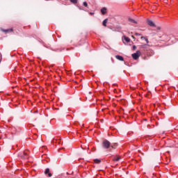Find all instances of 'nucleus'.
<instances>
[{
    "mask_svg": "<svg viewBox=\"0 0 178 178\" xmlns=\"http://www.w3.org/2000/svg\"><path fill=\"white\" fill-rule=\"evenodd\" d=\"M124 40L126 41V42H130V38H129V37H124Z\"/></svg>",
    "mask_w": 178,
    "mask_h": 178,
    "instance_id": "15",
    "label": "nucleus"
},
{
    "mask_svg": "<svg viewBox=\"0 0 178 178\" xmlns=\"http://www.w3.org/2000/svg\"><path fill=\"white\" fill-rule=\"evenodd\" d=\"M83 6H85L86 8H88V3H87V1H84V2L83 3Z\"/></svg>",
    "mask_w": 178,
    "mask_h": 178,
    "instance_id": "17",
    "label": "nucleus"
},
{
    "mask_svg": "<svg viewBox=\"0 0 178 178\" xmlns=\"http://www.w3.org/2000/svg\"><path fill=\"white\" fill-rule=\"evenodd\" d=\"M110 151H112V149H110Z\"/></svg>",
    "mask_w": 178,
    "mask_h": 178,
    "instance_id": "22",
    "label": "nucleus"
},
{
    "mask_svg": "<svg viewBox=\"0 0 178 178\" xmlns=\"http://www.w3.org/2000/svg\"><path fill=\"white\" fill-rule=\"evenodd\" d=\"M143 38H145V41L147 44H149V41L148 40V38L144 37V36H141L140 39L143 40Z\"/></svg>",
    "mask_w": 178,
    "mask_h": 178,
    "instance_id": "12",
    "label": "nucleus"
},
{
    "mask_svg": "<svg viewBox=\"0 0 178 178\" xmlns=\"http://www.w3.org/2000/svg\"><path fill=\"white\" fill-rule=\"evenodd\" d=\"M147 24L150 26V27H155V24L151 19H147Z\"/></svg>",
    "mask_w": 178,
    "mask_h": 178,
    "instance_id": "6",
    "label": "nucleus"
},
{
    "mask_svg": "<svg viewBox=\"0 0 178 178\" xmlns=\"http://www.w3.org/2000/svg\"><path fill=\"white\" fill-rule=\"evenodd\" d=\"M122 159V158L119 156H115L113 159V161H114L115 162H119V160Z\"/></svg>",
    "mask_w": 178,
    "mask_h": 178,
    "instance_id": "9",
    "label": "nucleus"
},
{
    "mask_svg": "<svg viewBox=\"0 0 178 178\" xmlns=\"http://www.w3.org/2000/svg\"><path fill=\"white\" fill-rule=\"evenodd\" d=\"M133 49H136V45L133 46Z\"/></svg>",
    "mask_w": 178,
    "mask_h": 178,
    "instance_id": "19",
    "label": "nucleus"
},
{
    "mask_svg": "<svg viewBox=\"0 0 178 178\" xmlns=\"http://www.w3.org/2000/svg\"><path fill=\"white\" fill-rule=\"evenodd\" d=\"M135 35H139L140 37H143V35L141 33H135Z\"/></svg>",
    "mask_w": 178,
    "mask_h": 178,
    "instance_id": "18",
    "label": "nucleus"
},
{
    "mask_svg": "<svg viewBox=\"0 0 178 178\" xmlns=\"http://www.w3.org/2000/svg\"><path fill=\"white\" fill-rule=\"evenodd\" d=\"M143 40H145V38H143Z\"/></svg>",
    "mask_w": 178,
    "mask_h": 178,
    "instance_id": "23",
    "label": "nucleus"
},
{
    "mask_svg": "<svg viewBox=\"0 0 178 178\" xmlns=\"http://www.w3.org/2000/svg\"><path fill=\"white\" fill-rule=\"evenodd\" d=\"M102 145L104 148V149H108V148H111V149H115V145L111 144V142H109V140L106 139L103 140Z\"/></svg>",
    "mask_w": 178,
    "mask_h": 178,
    "instance_id": "1",
    "label": "nucleus"
},
{
    "mask_svg": "<svg viewBox=\"0 0 178 178\" xmlns=\"http://www.w3.org/2000/svg\"><path fill=\"white\" fill-rule=\"evenodd\" d=\"M101 13L102 15H106V8L104 7L101 9Z\"/></svg>",
    "mask_w": 178,
    "mask_h": 178,
    "instance_id": "10",
    "label": "nucleus"
},
{
    "mask_svg": "<svg viewBox=\"0 0 178 178\" xmlns=\"http://www.w3.org/2000/svg\"><path fill=\"white\" fill-rule=\"evenodd\" d=\"M1 31H3V33H6V34H8V33H13V29L10 28L8 29H1Z\"/></svg>",
    "mask_w": 178,
    "mask_h": 178,
    "instance_id": "5",
    "label": "nucleus"
},
{
    "mask_svg": "<svg viewBox=\"0 0 178 178\" xmlns=\"http://www.w3.org/2000/svg\"><path fill=\"white\" fill-rule=\"evenodd\" d=\"M2 138V137H0V140Z\"/></svg>",
    "mask_w": 178,
    "mask_h": 178,
    "instance_id": "21",
    "label": "nucleus"
},
{
    "mask_svg": "<svg viewBox=\"0 0 178 178\" xmlns=\"http://www.w3.org/2000/svg\"><path fill=\"white\" fill-rule=\"evenodd\" d=\"M106 23H108V18L105 19L102 22V24L104 27H106Z\"/></svg>",
    "mask_w": 178,
    "mask_h": 178,
    "instance_id": "11",
    "label": "nucleus"
},
{
    "mask_svg": "<svg viewBox=\"0 0 178 178\" xmlns=\"http://www.w3.org/2000/svg\"><path fill=\"white\" fill-rule=\"evenodd\" d=\"M18 156L19 158H22V159H29V154L27 152H24L23 153H19L18 154Z\"/></svg>",
    "mask_w": 178,
    "mask_h": 178,
    "instance_id": "3",
    "label": "nucleus"
},
{
    "mask_svg": "<svg viewBox=\"0 0 178 178\" xmlns=\"http://www.w3.org/2000/svg\"><path fill=\"white\" fill-rule=\"evenodd\" d=\"M71 3H74V5H76V3H77V1L78 0H70Z\"/></svg>",
    "mask_w": 178,
    "mask_h": 178,
    "instance_id": "16",
    "label": "nucleus"
},
{
    "mask_svg": "<svg viewBox=\"0 0 178 178\" xmlns=\"http://www.w3.org/2000/svg\"><path fill=\"white\" fill-rule=\"evenodd\" d=\"M44 175H48L49 177H52V174L49 172V168H47L44 171Z\"/></svg>",
    "mask_w": 178,
    "mask_h": 178,
    "instance_id": "7",
    "label": "nucleus"
},
{
    "mask_svg": "<svg viewBox=\"0 0 178 178\" xmlns=\"http://www.w3.org/2000/svg\"><path fill=\"white\" fill-rule=\"evenodd\" d=\"M139 49L141 51H144V52H146L147 55H149L148 51H150L151 55H154V51L149 49V44H142L139 46Z\"/></svg>",
    "mask_w": 178,
    "mask_h": 178,
    "instance_id": "2",
    "label": "nucleus"
},
{
    "mask_svg": "<svg viewBox=\"0 0 178 178\" xmlns=\"http://www.w3.org/2000/svg\"><path fill=\"white\" fill-rule=\"evenodd\" d=\"M115 58L118 59V60H120L121 62L124 61V58H123V56H122L117 55V56H115Z\"/></svg>",
    "mask_w": 178,
    "mask_h": 178,
    "instance_id": "8",
    "label": "nucleus"
},
{
    "mask_svg": "<svg viewBox=\"0 0 178 178\" xmlns=\"http://www.w3.org/2000/svg\"><path fill=\"white\" fill-rule=\"evenodd\" d=\"M140 56H141V51H140L139 50H138L136 53L132 54L131 55L132 58H134L135 60H137V59L140 58Z\"/></svg>",
    "mask_w": 178,
    "mask_h": 178,
    "instance_id": "4",
    "label": "nucleus"
},
{
    "mask_svg": "<svg viewBox=\"0 0 178 178\" xmlns=\"http://www.w3.org/2000/svg\"><path fill=\"white\" fill-rule=\"evenodd\" d=\"M129 22H130L131 23H135V24H137V22H136L134 19H131V18H129Z\"/></svg>",
    "mask_w": 178,
    "mask_h": 178,
    "instance_id": "13",
    "label": "nucleus"
},
{
    "mask_svg": "<svg viewBox=\"0 0 178 178\" xmlns=\"http://www.w3.org/2000/svg\"><path fill=\"white\" fill-rule=\"evenodd\" d=\"M94 162L95 163H101V159H95Z\"/></svg>",
    "mask_w": 178,
    "mask_h": 178,
    "instance_id": "14",
    "label": "nucleus"
},
{
    "mask_svg": "<svg viewBox=\"0 0 178 178\" xmlns=\"http://www.w3.org/2000/svg\"><path fill=\"white\" fill-rule=\"evenodd\" d=\"M90 15H94V13H90Z\"/></svg>",
    "mask_w": 178,
    "mask_h": 178,
    "instance_id": "20",
    "label": "nucleus"
}]
</instances>
